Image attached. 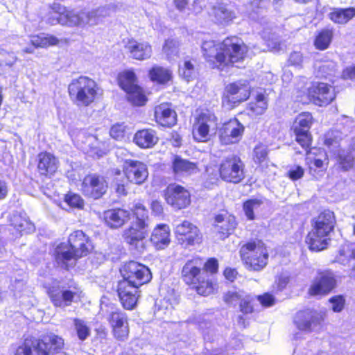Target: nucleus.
Segmentation results:
<instances>
[{"mask_svg": "<svg viewBox=\"0 0 355 355\" xmlns=\"http://www.w3.org/2000/svg\"><path fill=\"white\" fill-rule=\"evenodd\" d=\"M126 94L128 101L135 105H144L147 101L142 89L138 85L127 92Z\"/></svg>", "mask_w": 355, "mask_h": 355, "instance_id": "nucleus-47", "label": "nucleus"}, {"mask_svg": "<svg viewBox=\"0 0 355 355\" xmlns=\"http://www.w3.org/2000/svg\"><path fill=\"white\" fill-rule=\"evenodd\" d=\"M201 49L207 61L219 69L243 60L248 51V46L236 37H227L222 42L204 40Z\"/></svg>", "mask_w": 355, "mask_h": 355, "instance_id": "nucleus-1", "label": "nucleus"}, {"mask_svg": "<svg viewBox=\"0 0 355 355\" xmlns=\"http://www.w3.org/2000/svg\"><path fill=\"white\" fill-rule=\"evenodd\" d=\"M267 101L264 95L259 94L257 96L256 101L249 105V110L256 115H260L264 113L267 109Z\"/></svg>", "mask_w": 355, "mask_h": 355, "instance_id": "nucleus-50", "label": "nucleus"}, {"mask_svg": "<svg viewBox=\"0 0 355 355\" xmlns=\"http://www.w3.org/2000/svg\"><path fill=\"white\" fill-rule=\"evenodd\" d=\"M306 161L309 167V173L316 178L323 175L328 164L326 153L322 149H311L307 153Z\"/></svg>", "mask_w": 355, "mask_h": 355, "instance_id": "nucleus-24", "label": "nucleus"}, {"mask_svg": "<svg viewBox=\"0 0 355 355\" xmlns=\"http://www.w3.org/2000/svg\"><path fill=\"white\" fill-rule=\"evenodd\" d=\"M265 202V199L253 198L243 203V209L248 220H252L255 218V213L261 209Z\"/></svg>", "mask_w": 355, "mask_h": 355, "instance_id": "nucleus-40", "label": "nucleus"}, {"mask_svg": "<svg viewBox=\"0 0 355 355\" xmlns=\"http://www.w3.org/2000/svg\"><path fill=\"white\" fill-rule=\"evenodd\" d=\"M236 222L234 216L228 214H219L215 218L214 232L220 239H224L235 229Z\"/></svg>", "mask_w": 355, "mask_h": 355, "instance_id": "nucleus-28", "label": "nucleus"}, {"mask_svg": "<svg viewBox=\"0 0 355 355\" xmlns=\"http://www.w3.org/2000/svg\"><path fill=\"white\" fill-rule=\"evenodd\" d=\"M263 40L266 42L268 49L272 51H279L281 49V42L277 35L274 33L266 35L263 33Z\"/></svg>", "mask_w": 355, "mask_h": 355, "instance_id": "nucleus-57", "label": "nucleus"}, {"mask_svg": "<svg viewBox=\"0 0 355 355\" xmlns=\"http://www.w3.org/2000/svg\"><path fill=\"white\" fill-rule=\"evenodd\" d=\"M149 77L153 82L164 84L171 80V72L166 68L160 66H154L149 71Z\"/></svg>", "mask_w": 355, "mask_h": 355, "instance_id": "nucleus-42", "label": "nucleus"}, {"mask_svg": "<svg viewBox=\"0 0 355 355\" xmlns=\"http://www.w3.org/2000/svg\"><path fill=\"white\" fill-rule=\"evenodd\" d=\"M148 234V227L144 222L132 223L123 230L122 237L130 249L142 253L146 248L145 239Z\"/></svg>", "mask_w": 355, "mask_h": 355, "instance_id": "nucleus-6", "label": "nucleus"}, {"mask_svg": "<svg viewBox=\"0 0 355 355\" xmlns=\"http://www.w3.org/2000/svg\"><path fill=\"white\" fill-rule=\"evenodd\" d=\"M227 95L225 97L233 103L246 101L250 94V86L245 80L238 81L228 85L226 87Z\"/></svg>", "mask_w": 355, "mask_h": 355, "instance_id": "nucleus-25", "label": "nucleus"}, {"mask_svg": "<svg viewBox=\"0 0 355 355\" xmlns=\"http://www.w3.org/2000/svg\"><path fill=\"white\" fill-rule=\"evenodd\" d=\"M244 126L236 119L224 123L218 129L220 142L223 145L238 143L242 138Z\"/></svg>", "mask_w": 355, "mask_h": 355, "instance_id": "nucleus-12", "label": "nucleus"}, {"mask_svg": "<svg viewBox=\"0 0 355 355\" xmlns=\"http://www.w3.org/2000/svg\"><path fill=\"white\" fill-rule=\"evenodd\" d=\"M308 94L310 101L319 106L329 104L336 97L334 89L324 83L313 84L308 89Z\"/></svg>", "mask_w": 355, "mask_h": 355, "instance_id": "nucleus-18", "label": "nucleus"}, {"mask_svg": "<svg viewBox=\"0 0 355 355\" xmlns=\"http://www.w3.org/2000/svg\"><path fill=\"white\" fill-rule=\"evenodd\" d=\"M108 183L105 178L96 173L86 175L81 184V191L87 197L99 199L107 191Z\"/></svg>", "mask_w": 355, "mask_h": 355, "instance_id": "nucleus-8", "label": "nucleus"}, {"mask_svg": "<svg viewBox=\"0 0 355 355\" xmlns=\"http://www.w3.org/2000/svg\"><path fill=\"white\" fill-rule=\"evenodd\" d=\"M195 62L191 60H184L179 65V75L187 82H190L197 76V69L195 66Z\"/></svg>", "mask_w": 355, "mask_h": 355, "instance_id": "nucleus-45", "label": "nucleus"}, {"mask_svg": "<svg viewBox=\"0 0 355 355\" xmlns=\"http://www.w3.org/2000/svg\"><path fill=\"white\" fill-rule=\"evenodd\" d=\"M175 233L180 243L186 245H193L199 243L202 239V235L198 228L187 220L177 225Z\"/></svg>", "mask_w": 355, "mask_h": 355, "instance_id": "nucleus-19", "label": "nucleus"}, {"mask_svg": "<svg viewBox=\"0 0 355 355\" xmlns=\"http://www.w3.org/2000/svg\"><path fill=\"white\" fill-rule=\"evenodd\" d=\"M64 201L71 207L81 209L84 205V200L80 196L71 192L65 195Z\"/></svg>", "mask_w": 355, "mask_h": 355, "instance_id": "nucleus-58", "label": "nucleus"}, {"mask_svg": "<svg viewBox=\"0 0 355 355\" xmlns=\"http://www.w3.org/2000/svg\"><path fill=\"white\" fill-rule=\"evenodd\" d=\"M107 320L112 328L114 337L120 341L126 340L130 331L126 314L119 309H114L108 314Z\"/></svg>", "mask_w": 355, "mask_h": 355, "instance_id": "nucleus-13", "label": "nucleus"}, {"mask_svg": "<svg viewBox=\"0 0 355 355\" xmlns=\"http://www.w3.org/2000/svg\"><path fill=\"white\" fill-rule=\"evenodd\" d=\"M34 351L36 352V344L33 337H28L10 347L12 355H33Z\"/></svg>", "mask_w": 355, "mask_h": 355, "instance_id": "nucleus-38", "label": "nucleus"}, {"mask_svg": "<svg viewBox=\"0 0 355 355\" xmlns=\"http://www.w3.org/2000/svg\"><path fill=\"white\" fill-rule=\"evenodd\" d=\"M36 352L38 355H53L64 347V340L53 333H49L35 338Z\"/></svg>", "mask_w": 355, "mask_h": 355, "instance_id": "nucleus-15", "label": "nucleus"}, {"mask_svg": "<svg viewBox=\"0 0 355 355\" xmlns=\"http://www.w3.org/2000/svg\"><path fill=\"white\" fill-rule=\"evenodd\" d=\"M295 134L297 142L303 148H306L311 144V136L309 131L300 130L297 128H295Z\"/></svg>", "mask_w": 355, "mask_h": 355, "instance_id": "nucleus-56", "label": "nucleus"}, {"mask_svg": "<svg viewBox=\"0 0 355 355\" xmlns=\"http://www.w3.org/2000/svg\"><path fill=\"white\" fill-rule=\"evenodd\" d=\"M130 218V211L123 209H110L104 213L105 221L111 228L123 226Z\"/></svg>", "mask_w": 355, "mask_h": 355, "instance_id": "nucleus-30", "label": "nucleus"}, {"mask_svg": "<svg viewBox=\"0 0 355 355\" xmlns=\"http://www.w3.org/2000/svg\"><path fill=\"white\" fill-rule=\"evenodd\" d=\"M268 155L267 147L263 144H258L254 149V159L256 162L261 163Z\"/></svg>", "mask_w": 355, "mask_h": 355, "instance_id": "nucleus-59", "label": "nucleus"}, {"mask_svg": "<svg viewBox=\"0 0 355 355\" xmlns=\"http://www.w3.org/2000/svg\"><path fill=\"white\" fill-rule=\"evenodd\" d=\"M241 259L248 270L261 271L268 264V251L261 241H251L241 246Z\"/></svg>", "mask_w": 355, "mask_h": 355, "instance_id": "nucleus-3", "label": "nucleus"}, {"mask_svg": "<svg viewBox=\"0 0 355 355\" xmlns=\"http://www.w3.org/2000/svg\"><path fill=\"white\" fill-rule=\"evenodd\" d=\"M336 286L334 275L329 270L318 272L311 282L309 293L312 296L329 293Z\"/></svg>", "mask_w": 355, "mask_h": 355, "instance_id": "nucleus-11", "label": "nucleus"}, {"mask_svg": "<svg viewBox=\"0 0 355 355\" xmlns=\"http://www.w3.org/2000/svg\"><path fill=\"white\" fill-rule=\"evenodd\" d=\"M10 225L19 234L30 233L34 231L35 226L28 217L23 212H14L9 217Z\"/></svg>", "mask_w": 355, "mask_h": 355, "instance_id": "nucleus-32", "label": "nucleus"}, {"mask_svg": "<svg viewBox=\"0 0 355 355\" xmlns=\"http://www.w3.org/2000/svg\"><path fill=\"white\" fill-rule=\"evenodd\" d=\"M74 326L80 340H85L89 336L90 329L83 320L75 319Z\"/></svg>", "mask_w": 355, "mask_h": 355, "instance_id": "nucleus-55", "label": "nucleus"}, {"mask_svg": "<svg viewBox=\"0 0 355 355\" xmlns=\"http://www.w3.org/2000/svg\"><path fill=\"white\" fill-rule=\"evenodd\" d=\"M73 17V10H69L60 3H54L48 12L42 17V20L50 25L60 24L73 26L71 21Z\"/></svg>", "mask_w": 355, "mask_h": 355, "instance_id": "nucleus-14", "label": "nucleus"}, {"mask_svg": "<svg viewBox=\"0 0 355 355\" xmlns=\"http://www.w3.org/2000/svg\"><path fill=\"white\" fill-rule=\"evenodd\" d=\"M165 200L173 208L181 209L189 205L191 196L184 187L180 185L171 184L165 191Z\"/></svg>", "mask_w": 355, "mask_h": 355, "instance_id": "nucleus-16", "label": "nucleus"}, {"mask_svg": "<svg viewBox=\"0 0 355 355\" xmlns=\"http://www.w3.org/2000/svg\"><path fill=\"white\" fill-rule=\"evenodd\" d=\"M217 117L210 110L202 111L196 118L193 125V136L198 142H206L211 133L215 134L217 129Z\"/></svg>", "mask_w": 355, "mask_h": 355, "instance_id": "nucleus-5", "label": "nucleus"}, {"mask_svg": "<svg viewBox=\"0 0 355 355\" xmlns=\"http://www.w3.org/2000/svg\"><path fill=\"white\" fill-rule=\"evenodd\" d=\"M1 62L11 67L17 61V57L13 53H8L3 49L0 50Z\"/></svg>", "mask_w": 355, "mask_h": 355, "instance_id": "nucleus-63", "label": "nucleus"}, {"mask_svg": "<svg viewBox=\"0 0 355 355\" xmlns=\"http://www.w3.org/2000/svg\"><path fill=\"white\" fill-rule=\"evenodd\" d=\"M134 141L138 146L142 148H149L157 143L158 137L155 130L144 129L135 133Z\"/></svg>", "mask_w": 355, "mask_h": 355, "instance_id": "nucleus-37", "label": "nucleus"}, {"mask_svg": "<svg viewBox=\"0 0 355 355\" xmlns=\"http://www.w3.org/2000/svg\"><path fill=\"white\" fill-rule=\"evenodd\" d=\"M135 220L133 223L144 222L149 227V218L148 216V210L141 203H137L133 209Z\"/></svg>", "mask_w": 355, "mask_h": 355, "instance_id": "nucleus-52", "label": "nucleus"}, {"mask_svg": "<svg viewBox=\"0 0 355 355\" xmlns=\"http://www.w3.org/2000/svg\"><path fill=\"white\" fill-rule=\"evenodd\" d=\"M69 245L61 243L55 251L58 265L69 270L75 266L76 260L86 256L93 248L89 238L81 230H76L69 236Z\"/></svg>", "mask_w": 355, "mask_h": 355, "instance_id": "nucleus-2", "label": "nucleus"}, {"mask_svg": "<svg viewBox=\"0 0 355 355\" xmlns=\"http://www.w3.org/2000/svg\"><path fill=\"white\" fill-rule=\"evenodd\" d=\"M332 32L330 31H323L316 37L315 45L317 49L324 50L327 49L331 42Z\"/></svg>", "mask_w": 355, "mask_h": 355, "instance_id": "nucleus-53", "label": "nucleus"}, {"mask_svg": "<svg viewBox=\"0 0 355 355\" xmlns=\"http://www.w3.org/2000/svg\"><path fill=\"white\" fill-rule=\"evenodd\" d=\"M295 323L301 330L310 331L313 325L318 323V316L315 311L306 310L296 314Z\"/></svg>", "mask_w": 355, "mask_h": 355, "instance_id": "nucleus-35", "label": "nucleus"}, {"mask_svg": "<svg viewBox=\"0 0 355 355\" xmlns=\"http://www.w3.org/2000/svg\"><path fill=\"white\" fill-rule=\"evenodd\" d=\"M125 49L130 57L138 60H147L152 55V47L147 42L129 40L125 45Z\"/></svg>", "mask_w": 355, "mask_h": 355, "instance_id": "nucleus-26", "label": "nucleus"}, {"mask_svg": "<svg viewBox=\"0 0 355 355\" xmlns=\"http://www.w3.org/2000/svg\"><path fill=\"white\" fill-rule=\"evenodd\" d=\"M119 86L125 92L130 91L137 85V78L134 71L130 70L124 71L118 76Z\"/></svg>", "mask_w": 355, "mask_h": 355, "instance_id": "nucleus-44", "label": "nucleus"}, {"mask_svg": "<svg viewBox=\"0 0 355 355\" xmlns=\"http://www.w3.org/2000/svg\"><path fill=\"white\" fill-rule=\"evenodd\" d=\"M338 162L340 166L347 171L355 166V138L353 140L352 148L350 152L340 150L338 153Z\"/></svg>", "mask_w": 355, "mask_h": 355, "instance_id": "nucleus-43", "label": "nucleus"}, {"mask_svg": "<svg viewBox=\"0 0 355 355\" xmlns=\"http://www.w3.org/2000/svg\"><path fill=\"white\" fill-rule=\"evenodd\" d=\"M351 259H355V243L343 245L338 256V261L343 264L347 263Z\"/></svg>", "mask_w": 355, "mask_h": 355, "instance_id": "nucleus-49", "label": "nucleus"}, {"mask_svg": "<svg viewBox=\"0 0 355 355\" xmlns=\"http://www.w3.org/2000/svg\"><path fill=\"white\" fill-rule=\"evenodd\" d=\"M123 279L130 284L140 287L148 283L152 278L151 272L148 267L135 261L126 263L121 270Z\"/></svg>", "mask_w": 355, "mask_h": 355, "instance_id": "nucleus-7", "label": "nucleus"}, {"mask_svg": "<svg viewBox=\"0 0 355 355\" xmlns=\"http://www.w3.org/2000/svg\"><path fill=\"white\" fill-rule=\"evenodd\" d=\"M312 116L309 112H303L299 114L294 122L293 129L295 130V128H297L300 130L309 131L312 123Z\"/></svg>", "mask_w": 355, "mask_h": 355, "instance_id": "nucleus-51", "label": "nucleus"}, {"mask_svg": "<svg viewBox=\"0 0 355 355\" xmlns=\"http://www.w3.org/2000/svg\"><path fill=\"white\" fill-rule=\"evenodd\" d=\"M14 295L16 297L20 298L23 296H28L31 293L26 282L24 280H15L13 284Z\"/></svg>", "mask_w": 355, "mask_h": 355, "instance_id": "nucleus-54", "label": "nucleus"}, {"mask_svg": "<svg viewBox=\"0 0 355 355\" xmlns=\"http://www.w3.org/2000/svg\"><path fill=\"white\" fill-rule=\"evenodd\" d=\"M178 42L173 39L166 40L163 46V51L169 57L177 53Z\"/></svg>", "mask_w": 355, "mask_h": 355, "instance_id": "nucleus-61", "label": "nucleus"}, {"mask_svg": "<svg viewBox=\"0 0 355 355\" xmlns=\"http://www.w3.org/2000/svg\"><path fill=\"white\" fill-rule=\"evenodd\" d=\"M125 126L123 123L114 125L110 131V136L116 140H121L125 137Z\"/></svg>", "mask_w": 355, "mask_h": 355, "instance_id": "nucleus-60", "label": "nucleus"}, {"mask_svg": "<svg viewBox=\"0 0 355 355\" xmlns=\"http://www.w3.org/2000/svg\"><path fill=\"white\" fill-rule=\"evenodd\" d=\"M329 238L324 236H320V234L311 236V231L308 234L306 238V242L309 245L310 250L314 251H320L327 248L329 244Z\"/></svg>", "mask_w": 355, "mask_h": 355, "instance_id": "nucleus-46", "label": "nucleus"}, {"mask_svg": "<svg viewBox=\"0 0 355 355\" xmlns=\"http://www.w3.org/2000/svg\"><path fill=\"white\" fill-rule=\"evenodd\" d=\"M31 43L35 48H46L49 46L56 45L58 40L54 36H45L44 34L31 37Z\"/></svg>", "mask_w": 355, "mask_h": 355, "instance_id": "nucleus-48", "label": "nucleus"}, {"mask_svg": "<svg viewBox=\"0 0 355 355\" xmlns=\"http://www.w3.org/2000/svg\"><path fill=\"white\" fill-rule=\"evenodd\" d=\"M48 293L53 305L58 307L69 306L75 299L80 297L76 288L67 289L60 286L51 287Z\"/></svg>", "mask_w": 355, "mask_h": 355, "instance_id": "nucleus-20", "label": "nucleus"}, {"mask_svg": "<svg viewBox=\"0 0 355 355\" xmlns=\"http://www.w3.org/2000/svg\"><path fill=\"white\" fill-rule=\"evenodd\" d=\"M212 15L215 21L222 25H227L236 18L231 6L224 3H217L213 6Z\"/></svg>", "mask_w": 355, "mask_h": 355, "instance_id": "nucleus-31", "label": "nucleus"}, {"mask_svg": "<svg viewBox=\"0 0 355 355\" xmlns=\"http://www.w3.org/2000/svg\"><path fill=\"white\" fill-rule=\"evenodd\" d=\"M110 15V9L107 6L98 7L92 10H73V26H96L103 21V19Z\"/></svg>", "mask_w": 355, "mask_h": 355, "instance_id": "nucleus-10", "label": "nucleus"}, {"mask_svg": "<svg viewBox=\"0 0 355 355\" xmlns=\"http://www.w3.org/2000/svg\"><path fill=\"white\" fill-rule=\"evenodd\" d=\"M151 242L157 249H164L170 243V229L164 224L158 225L153 231Z\"/></svg>", "mask_w": 355, "mask_h": 355, "instance_id": "nucleus-34", "label": "nucleus"}, {"mask_svg": "<svg viewBox=\"0 0 355 355\" xmlns=\"http://www.w3.org/2000/svg\"><path fill=\"white\" fill-rule=\"evenodd\" d=\"M199 280L198 284L193 285L199 295L207 296L214 293L216 284L213 279L207 273L203 278H200Z\"/></svg>", "mask_w": 355, "mask_h": 355, "instance_id": "nucleus-41", "label": "nucleus"}, {"mask_svg": "<svg viewBox=\"0 0 355 355\" xmlns=\"http://www.w3.org/2000/svg\"><path fill=\"white\" fill-rule=\"evenodd\" d=\"M85 148L86 153L92 157H100L108 150V144L105 141H100L96 136L89 135L86 139Z\"/></svg>", "mask_w": 355, "mask_h": 355, "instance_id": "nucleus-36", "label": "nucleus"}, {"mask_svg": "<svg viewBox=\"0 0 355 355\" xmlns=\"http://www.w3.org/2000/svg\"><path fill=\"white\" fill-rule=\"evenodd\" d=\"M336 220L334 212L326 210L322 212L313 220L311 236L320 234L329 238L330 232L334 230Z\"/></svg>", "mask_w": 355, "mask_h": 355, "instance_id": "nucleus-22", "label": "nucleus"}, {"mask_svg": "<svg viewBox=\"0 0 355 355\" xmlns=\"http://www.w3.org/2000/svg\"><path fill=\"white\" fill-rule=\"evenodd\" d=\"M155 118L156 122L164 127H171L177 121L175 112L167 103H162L155 107Z\"/></svg>", "mask_w": 355, "mask_h": 355, "instance_id": "nucleus-29", "label": "nucleus"}, {"mask_svg": "<svg viewBox=\"0 0 355 355\" xmlns=\"http://www.w3.org/2000/svg\"><path fill=\"white\" fill-rule=\"evenodd\" d=\"M355 15V9L348 8L345 9L333 8L329 17L331 21L337 24H345Z\"/></svg>", "mask_w": 355, "mask_h": 355, "instance_id": "nucleus-39", "label": "nucleus"}, {"mask_svg": "<svg viewBox=\"0 0 355 355\" xmlns=\"http://www.w3.org/2000/svg\"><path fill=\"white\" fill-rule=\"evenodd\" d=\"M117 292L120 301L125 309L132 310L135 307L139 297V287L121 280L118 283Z\"/></svg>", "mask_w": 355, "mask_h": 355, "instance_id": "nucleus-23", "label": "nucleus"}, {"mask_svg": "<svg viewBox=\"0 0 355 355\" xmlns=\"http://www.w3.org/2000/svg\"><path fill=\"white\" fill-rule=\"evenodd\" d=\"M123 171L128 182L139 185L143 184L148 177L147 166L137 160L125 159Z\"/></svg>", "mask_w": 355, "mask_h": 355, "instance_id": "nucleus-17", "label": "nucleus"}, {"mask_svg": "<svg viewBox=\"0 0 355 355\" xmlns=\"http://www.w3.org/2000/svg\"><path fill=\"white\" fill-rule=\"evenodd\" d=\"M71 101L78 106H88L92 103L98 94V87L94 80L80 76L73 79L68 86Z\"/></svg>", "mask_w": 355, "mask_h": 355, "instance_id": "nucleus-4", "label": "nucleus"}, {"mask_svg": "<svg viewBox=\"0 0 355 355\" xmlns=\"http://www.w3.org/2000/svg\"><path fill=\"white\" fill-rule=\"evenodd\" d=\"M329 302L334 312H340L344 308L345 300L343 296L337 295L331 297Z\"/></svg>", "mask_w": 355, "mask_h": 355, "instance_id": "nucleus-62", "label": "nucleus"}, {"mask_svg": "<svg viewBox=\"0 0 355 355\" xmlns=\"http://www.w3.org/2000/svg\"><path fill=\"white\" fill-rule=\"evenodd\" d=\"M37 168L40 175L51 176L55 173L58 168V160L50 153H40L37 155Z\"/></svg>", "mask_w": 355, "mask_h": 355, "instance_id": "nucleus-27", "label": "nucleus"}, {"mask_svg": "<svg viewBox=\"0 0 355 355\" xmlns=\"http://www.w3.org/2000/svg\"><path fill=\"white\" fill-rule=\"evenodd\" d=\"M203 261L200 258L196 257L187 261L182 269L183 281L189 285H194L199 282L207 274L202 271Z\"/></svg>", "mask_w": 355, "mask_h": 355, "instance_id": "nucleus-21", "label": "nucleus"}, {"mask_svg": "<svg viewBox=\"0 0 355 355\" xmlns=\"http://www.w3.org/2000/svg\"><path fill=\"white\" fill-rule=\"evenodd\" d=\"M336 68V64L333 62H327L321 64L319 67V72L321 73L322 76H327L331 75Z\"/></svg>", "mask_w": 355, "mask_h": 355, "instance_id": "nucleus-64", "label": "nucleus"}, {"mask_svg": "<svg viewBox=\"0 0 355 355\" xmlns=\"http://www.w3.org/2000/svg\"><path fill=\"white\" fill-rule=\"evenodd\" d=\"M172 169L175 175L185 176L196 173L198 171L195 163L175 155L172 161Z\"/></svg>", "mask_w": 355, "mask_h": 355, "instance_id": "nucleus-33", "label": "nucleus"}, {"mask_svg": "<svg viewBox=\"0 0 355 355\" xmlns=\"http://www.w3.org/2000/svg\"><path fill=\"white\" fill-rule=\"evenodd\" d=\"M244 165L237 156L227 157L220 164V175L227 182L238 183L244 178Z\"/></svg>", "mask_w": 355, "mask_h": 355, "instance_id": "nucleus-9", "label": "nucleus"}]
</instances>
